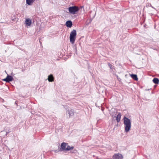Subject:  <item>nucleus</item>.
Wrapping results in <instances>:
<instances>
[{
  "label": "nucleus",
  "mask_w": 159,
  "mask_h": 159,
  "mask_svg": "<svg viewBox=\"0 0 159 159\" xmlns=\"http://www.w3.org/2000/svg\"><path fill=\"white\" fill-rule=\"evenodd\" d=\"M76 35V33L75 30H73L71 32L70 36V40L71 43H74Z\"/></svg>",
  "instance_id": "nucleus-1"
},
{
  "label": "nucleus",
  "mask_w": 159,
  "mask_h": 159,
  "mask_svg": "<svg viewBox=\"0 0 159 159\" xmlns=\"http://www.w3.org/2000/svg\"><path fill=\"white\" fill-rule=\"evenodd\" d=\"M68 9L69 12L73 14H75L79 10L78 7L76 6L70 7Z\"/></svg>",
  "instance_id": "nucleus-2"
},
{
  "label": "nucleus",
  "mask_w": 159,
  "mask_h": 159,
  "mask_svg": "<svg viewBox=\"0 0 159 159\" xmlns=\"http://www.w3.org/2000/svg\"><path fill=\"white\" fill-rule=\"evenodd\" d=\"M114 159H123V157L122 155L119 153L115 154L112 157Z\"/></svg>",
  "instance_id": "nucleus-3"
},
{
  "label": "nucleus",
  "mask_w": 159,
  "mask_h": 159,
  "mask_svg": "<svg viewBox=\"0 0 159 159\" xmlns=\"http://www.w3.org/2000/svg\"><path fill=\"white\" fill-rule=\"evenodd\" d=\"M125 127V131L127 132L129 131L130 129L131 124H124Z\"/></svg>",
  "instance_id": "nucleus-4"
},
{
  "label": "nucleus",
  "mask_w": 159,
  "mask_h": 159,
  "mask_svg": "<svg viewBox=\"0 0 159 159\" xmlns=\"http://www.w3.org/2000/svg\"><path fill=\"white\" fill-rule=\"evenodd\" d=\"M68 143H65L63 142L62 143H61V151L66 150V147Z\"/></svg>",
  "instance_id": "nucleus-5"
},
{
  "label": "nucleus",
  "mask_w": 159,
  "mask_h": 159,
  "mask_svg": "<svg viewBox=\"0 0 159 159\" xmlns=\"http://www.w3.org/2000/svg\"><path fill=\"white\" fill-rule=\"evenodd\" d=\"M123 119L124 124H131L130 120L128 118L125 116Z\"/></svg>",
  "instance_id": "nucleus-6"
},
{
  "label": "nucleus",
  "mask_w": 159,
  "mask_h": 159,
  "mask_svg": "<svg viewBox=\"0 0 159 159\" xmlns=\"http://www.w3.org/2000/svg\"><path fill=\"white\" fill-rule=\"evenodd\" d=\"M66 112L68 113L69 117L73 116L74 114V111L73 109L68 110Z\"/></svg>",
  "instance_id": "nucleus-7"
},
{
  "label": "nucleus",
  "mask_w": 159,
  "mask_h": 159,
  "mask_svg": "<svg viewBox=\"0 0 159 159\" xmlns=\"http://www.w3.org/2000/svg\"><path fill=\"white\" fill-rule=\"evenodd\" d=\"M32 21L29 18L26 19L25 21V24L26 25L29 26L31 24Z\"/></svg>",
  "instance_id": "nucleus-8"
},
{
  "label": "nucleus",
  "mask_w": 159,
  "mask_h": 159,
  "mask_svg": "<svg viewBox=\"0 0 159 159\" xmlns=\"http://www.w3.org/2000/svg\"><path fill=\"white\" fill-rule=\"evenodd\" d=\"M121 116V115L120 113H119L116 116V120L118 123L120 121Z\"/></svg>",
  "instance_id": "nucleus-9"
},
{
  "label": "nucleus",
  "mask_w": 159,
  "mask_h": 159,
  "mask_svg": "<svg viewBox=\"0 0 159 159\" xmlns=\"http://www.w3.org/2000/svg\"><path fill=\"white\" fill-rule=\"evenodd\" d=\"M66 25L67 27L70 28L72 25V22L70 20H68L66 21Z\"/></svg>",
  "instance_id": "nucleus-10"
},
{
  "label": "nucleus",
  "mask_w": 159,
  "mask_h": 159,
  "mask_svg": "<svg viewBox=\"0 0 159 159\" xmlns=\"http://www.w3.org/2000/svg\"><path fill=\"white\" fill-rule=\"evenodd\" d=\"M34 1L35 0H26V3L29 5H31Z\"/></svg>",
  "instance_id": "nucleus-11"
},
{
  "label": "nucleus",
  "mask_w": 159,
  "mask_h": 159,
  "mask_svg": "<svg viewBox=\"0 0 159 159\" xmlns=\"http://www.w3.org/2000/svg\"><path fill=\"white\" fill-rule=\"evenodd\" d=\"M48 80L49 82H52L54 80V77L52 74L48 76Z\"/></svg>",
  "instance_id": "nucleus-12"
},
{
  "label": "nucleus",
  "mask_w": 159,
  "mask_h": 159,
  "mask_svg": "<svg viewBox=\"0 0 159 159\" xmlns=\"http://www.w3.org/2000/svg\"><path fill=\"white\" fill-rule=\"evenodd\" d=\"M8 82H9L13 80V77L11 75H7L6 77Z\"/></svg>",
  "instance_id": "nucleus-13"
},
{
  "label": "nucleus",
  "mask_w": 159,
  "mask_h": 159,
  "mask_svg": "<svg viewBox=\"0 0 159 159\" xmlns=\"http://www.w3.org/2000/svg\"><path fill=\"white\" fill-rule=\"evenodd\" d=\"M131 76L134 80H138V78L136 75L131 74Z\"/></svg>",
  "instance_id": "nucleus-14"
},
{
  "label": "nucleus",
  "mask_w": 159,
  "mask_h": 159,
  "mask_svg": "<svg viewBox=\"0 0 159 159\" xmlns=\"http://www.w3.org/2000/svg\"><path fill=\"white\" fill-rule=\"evenodd\" d=\"M153 82L155 84H158L159 83V80L157 78H154L152 80Z\"/></svg>",
  "instance_id": "nucleus-15"
},
{
  "label": "nucleus",
  "mask_w": 159,
  "mask_h": 159,
  "mask_svg": "<svg viewBox=\"0 0 159 159\" xmlns=\"http://www.w3.org/2000/svg\"><path fill=\"white\" fill-rule=\"evenodd\" d=\"M74 147L73 146L70 147L69 145H68L66 149V151H69L70 150L72 149Z\"/></svg>",
  "instance_id": "nucleus-16"
},
{
  "label": "nucleus",
  "mask_w": 159,
  "mask_h": 159,
  "mask_svg": "<svg viewBox=\"0 0 159 159\" xmlns=\"http://www.w3.org/2000/svg\"><path fill=\"white\" fill-rule=\"evenodd\" d=\"M108 65L111 69H113L114 68V66L110 63H108Z\"/></svg>",
  "instance_id": "nucleus-17"
},
{
  "label": "nucleus",
  "mask_w": 159,
  "mask_h": 159,
  "mask_svg": "<svg viewBox=\"0 0 159 159\" xmlns=\"http://www.w3.org/2000/svg\"><path fill=\"white\" fill-rule=\"evenodd\" d=\"M7 78H5V79H2V80L4 81H6V82H8L7 81Z\"/></svg>",
  "instance_id": "nucleus-18"
},
{
  "label": "nucleus",
  "mask_w": 159,
  "mask_h": 159,
  "mask_svg": "<svg viewBox=\"0 0 159 159\" xmlns=\"http://www.w3.org/2000/svg\"><path fill=\"white\" fill-rule=\"evenodd\" d=\"M8 133H9V132H8ZM7 134V133L6 132Z\"/></svg>",
  "instance_id": "nucleus-19"
}]
</instances>
